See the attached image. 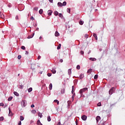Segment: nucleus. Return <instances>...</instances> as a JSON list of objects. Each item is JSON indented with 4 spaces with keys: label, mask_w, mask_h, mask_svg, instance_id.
<instances>
[{
    "label": "nucleus",
    "mask_w": 125,
    "mask_h": 125,
    "mask_svg": "<svg viewBox=\"0 0 125 125\" xmlns=\"http://www.w3.org/2000/svg\"><path fill=\"white\" fill-rule=\"evenodd\" d=\"M24 86H23L22 85H20V88H21V89H23Z\"/></svg>",
    "instance_id": "49530a36"
},
{
    "label": "nucleus",
    "mask_w": 125,
    "mask_h": 125,
    "mask_svg": "<svg viewBox=\"0 0 125 125\" xmlns=\"http://www.w3.org/2000/svg\"><path fill=\"white\" fill-rule=\"evenodd\" d=\"M92 71V69H88V71H87V73L88 74H90L91 73Z\"/></svg>",
    "instance_id": "cd10ccee"
},
{
    "label": "nucleus",
    "mask_w": 125,
    "mask_h": 125,
    "mask_svg": "<svg viewBox=\"0 0 125 125\" xmlns=\"http://www.w3.org/2000/svg\"><path fill=\"white\" fill-rule=\"evenodd\" d=\"M71 92H72V94H74V92H75V90H72Z\"/></svg>",
    "instance_id": "4d7b16f0"
},
{
    "label": "nucleus",
    "mask_w": 125,
    "mask_h": 125,
    "mask_svg": "<svg viewBox=\"0 0 125 125\" xmlns=\"http://www.w3.org/2000/svg\"><path fill=\"white\" fill-rule=\"evenodd\" d=\"M0 16L2 19H4V15H3V14H2L1 16Z\"/></svg>",
    "instance_id": "a19ab883"
},
{
    "label": "nucleus",
    "mask_w": 125,
    "mask_h": 125,
    "mask_svg": "<svg viewBox=\"0 0 125 125\" xmlns=\"http://www.w3.org/2000/svg\"><path fill=\"white\" fill-rule=\"evenodd\" d=\"M39 29V28H37V30H38Z\"/></svg>",
    "instance_id": "774afa93"
},
{
    "label": "nucleus",
    "mask_w": 125,
    "mask_h": 125,
    "mask_svg": "<svg viewBox=\"0 0 125 125\" xmlns=\"http://www.w3.org/2000/svg\"><path fill=\"white\" fill-rule=\"evenodd\" d=\"M38 7H34V10H36V11H38Z\"/></svg>",
    "instance_id": "37998d69"
},
{
    "label": "nucleus",
    "mask_w": 125,
    "mask_h": 125,
    "mask_svg": "<svg viewBox=\"0 0 125 125\" xmlns=\"http://www.w3.org/2000/svg\"><path fill=\"white\" fill-rule=\"evenodd\" d=\"M60 62H61V63H62L63 62V59H61L60 60Z\"/></svg>",
    "instance_id": "6e6d98bb"
},
{
    "label": "nucleus",
    "mask_w": 125,
    "mask_h": 125,
    "mask_svg": "<svg viewBox=\"0 0 125 125\" xmlns=\"http://www.w3.org/2000/svg\"><path fill=\"white\" fill-rule=\"evenodd\" d=\"M34 107H35V105H34V104H32V105H31V108H34Z\"/></svg>",
    "instance_id": "864d4df0"
},
{
    "label": "nucleus",
    "mask_w": 125,
    "mask_h": 125,
    "mask_svg": "<svg viewBox=\"0 0 125 125\" xmlns=\"http://www.w3.org/2000/svg\"><path fill=\"white\" fill-rule=\"evenodd\" d=\"M21 55H19V56H18V59H21Z\"/></svg>",
    "instance_id": "09e8293b"
},
{
    "label": "nucleus",
    "mask_w": 125,
    "mask_h": 125,
    "mask_svg": "<svg viewBox=\"0 0 125 125\" xmlns=\"http://www.w3.org/2000/svg\"><path fill=\"white\" fill-rule=\"evenodd\" d=\"M15 18H16V20H19V18L18 16H16Z\"/></svg>",
    "instance_id": "de8ad7c7"
},
{
    "label": "nucleus",
    "mask_w": 125,
    "mask_h": 125,
    "mask_svg": "<svg viewBox=\"0 0 125 125\" xmlns=\"http://www.w3.org/2000/svg\"><path fill=\"white\" fill-rule=\"evenodd\" d=\"M115 89V87H112L109 91V94L112 95L113 94V92H114V90Z\"/></svg>",
    "instance_id": "7ed1b4c3"
},
{
    "label": "nucleus",
    "mask_w": 125,
    "mask_h": 125,
    "mask_svg": "<svg viewBox=\"0 0 125 125\" xmlns=\"http://www.w3.org/2000/svg\"><path fill=\"white\" fill-rule=\"evenodd\" d=\"M47 121L48 122H50L51 121V118H50V116H48L47 117Z\"/></svg>",
    "instance_id": "bb28decb"
},
{
    "label": "nucleus",
    "mask_w": 125,
    "mask_h": 125,
    "mask_svg": "<svg viewBox=\"0 0 125 125\" xmlns=\"http://www.w3.org/2000/svg\"><path fill=\"white\" fill-rule=\"evenodd\" d=\"M35 67H36V64L32 63L31 64V69L32 70H35Z\"/></svg>",
    "instance_id": "0eeeda50"
},
{
    "label": "nucleus",
    "mask_w": 125,
    "mask_h": 125,
    "mask_svg": "<svg viewBox=\"0 0 125 125\" xmlns=\"http://www.w3.org/2000/svg\"><path fill=\"white\" fill-rule=\"evenodd\" d=\"M31 112L32 114H36V113H37V111L33 110L31 111Z\"/></svg>",
    "instance_id": "e433bc0d"
},
{
    "label": "nucleus",
    "mask_w": 125,
    "mask_h": 125,
    "mask_svg": "<svg viewBox=\"0 0 125 125\" xmlns=\"http://www.w3.org/2000/svg\"><path fill=\"white\" fill-rule=\"evenodd\" d=\"M86 90H87V88H83L80 90L79 93L80 94H83V93L84 92V91H86Z\"/></svg>",
    "instance_id": "f257e3e1"
},
{
    "label": "nucleus",
    "mask_w": 125,
    "mask_h": 125,
    "mask_svg": "<svg viewBox=\"0 0 125 125\" xmlns=\"http://www.w3.org/2000/svg\"><path fill=\"white\" fill-rule=\"evenodd\" d=\"M49 89L50 90H51V89H52V83H50V84H49Z\"/></svg>",
    "instance_id": "b1692460"
},
{
    "label": "nucleus",
    "mask_w": 125,
    "mask_h": 125,
    "mask_svg": "<svg viewBox=\"0 0 125 125\" xmlns=\"http://www.w3.org/2000/svg\"><path fill=\"white\" fill-rule=\"evenodd\" d=\"M40 58H41V56H39L37 58L38 60H40Z\"/></svg>",
    "instance_id": "3c124183"
},
{
    "label": "nucleus",
    "mask_w": 125,
    "mask_h": 125,
    "mask_svg": "<svg viewBox=\"0 0 125 125\" xmlns=\"http://www.w3.org/2000/svg\"><path fill=\"white\" fill-rule=\"evenodd\" d=\"M42 12H43V11L42 10V9H41L39 10V13H40V14H42Z\"/></svg>",
    "instance_id": "a878e982"
},
{
    "label": "nucleus",
    "mask_w": 125,
    "mask_h": 125,
    "mask_svg": "<svg viewBox=\"0 0 125 125\" xmlns=\"http://www.w3.org/2000/svg\"><path fill=\"white\" fill-rule=\"evenodd\" d=\"M61 92L62 94H64V93H65V88L62 89Z\"/></svg>",
    "instance_id": "9b49d317"
},
{
    "label": "nucleus",
    "mask_w": 125,
    "mask_h": 125,
    "mask_svg": "<svg viewBox=\"0 0 125 125\" xmlns=\"http://www.w3.org/2000/svg\"><path fill=\"white\" fill-rule=\"evenodd\" d=\"M0 106H3V103H0Z\"/></svg>",
    "instance_id": "052dcab7"
},
{
    "label": "nucleus",
    "mask_w": 125,
    "mask_h": 125,
    "mask_svg": "<svg viewBox=\"0 0 125 125\" xmlns=\"http://www.w3.org/2000/svg\"><path fill=\"white\" fill-rule=\"evenodd\" d=\"M55 37H59V36H60V34H59V33H58V31H56L55 33Z\"/></svg>",
    "instance_id": "9d476101"
},
{
    "label": "nucleus",
    "mask_w": 125,
    "mask_h": 125,
    "mask_svg": "<svg viewBox=\"0 0 125 125\" xmlns=\"http://www.w3.org/2000/svg\"><path fill=\"white\" fill-rule=\"evenodd\" d=\"M80 53L81 55H83L84 52H83V51H81Z\"/></svg>",
    "instance_id": "79ce46f5"
},
{
    "label": "nucleus",
    "mask_w": 125,
    "mask_h": 125,
    "mask_svg": "<svg viewBox=\"0 0 125 125\" xmlns=\"http://www.w3.org/2000/svg\"><path fill=\"white\" fill-rule=\"evenodd\" d=\"M20 121H24V117L23 116H21L20 117Z\"/></svg>",
    "instance_id": "6ab92c4d"
},
{
    "label": "nucleus",
    "mask_w": 125,
    "mask_h": 125,
    "mask_svg": "<svg viewBox=\"0 0 125 125\" xmlns=\"http://www.w3.org/2000/svg\"><path fill=\"white\" fill-rule=\"evenodd\" d=\"M97 106H98L99 107H100V106H101V103H99L97 104Z\"/></svg>",
    "instance_id": "c03bdc74"
},
{
    "label": "nucleus",
    "mask_w": 125,
    "mask_h": 125,
    "mask_svg": "<svg viewBox=\"0 0 125 125\" xmlns=\"http://www.w3.org/2000/svg\"><path fill=\"white\" fill-rule=\"evenodd\" d=\"M51 71L53 73V74L56 73V70H55V69H54V68H53L52 70H51Z\"/></svg>",
    "instance_id": "ddd939ff"
},
{
    "label": "nucleus",
    "mask_w": 125,
    "mask_h": 125,
    "mask_svg": "<svg viewBox=\"0 0 125 125\" xmlns=\"http://www.w3.org/2000/svg\"><path fill=\"white\" fill-rule=\"evenodd\" d=\"M37 125H42V124L41 123V121L40 120H38L37 121Z\"/></svg>",
    "instance_id": "5701e85b"
},
{
    "label": "nucleus",
    "mask_w": 125,
    "mask_h": 125,
    "mask_svg": "<svg viewBox=\"0 0 125 125\" xmlns=\"http://www.w3.org/2000/svg\"><path fill=\"white\" fill-rule=\"evenodd\" d=\"M68 75H71V74H72V69H68Z\"/></svg>",
    "instance_id": "2eb2a0df"
},
{
    "label": "nucleus",
    "mask_w": 125,
    "mask_h": 125,
    "mask_svg": "<svg viewBox=\"0 0 125 125\" xmlns=\"http://www.w3.org/2000/svg\"><path fill=\"white\" fill-rule=\"evenodd\" d=\"M72 90H75V87L74 86H72Z\"/></svg>",
    "instance_id": "603ef678"
},
{
    "label": "nucleus",
    "mask_w": 125,
    "mask_h": 125,
    "mask_svg": "<svg viewBox=\"0 0 125 125\" xmlns=\"http://www.w3.org/2000/svg\"><path fill=\"white\" fill-rule=\"evenodd\" d=\"M76 95V94L74 93L72 96V100H74V99L75 98V95Z\"/></svg>",
    "instance_id": "72a5a7b5"
},
{
    "label": "nucleus",
    "mask_w": 125,
    "mask_h": 125,
    "mask_svg": "<svg viewBox=\"0 0 125 125\" xmlns=\"http://www.w3.org/2000/svg\"><path fill=\"white\" fill-rule=\"evenodd\" d=\"M32 90H33V88L30 87L28 89V92H31V91H32Z\"/></svg>",
    "instance_id": "c756f323"
},
{
    "label": "nucleus",
    "mask_w": 125,
    "mask_h": 125,
    "mask_svg": "<svg viewBox=\"0 0 125 125\" xmlns=\"http://www.w3.org/2000/svg\"><path fill=\"white\" fill-rule=\"evenodd\" d=\"M13 99V97H10L8 99V101H11L12 99Z\"/></svg>",
    "instance_id": "412c9836"
},
{
    "label": "nucleus",
    "mask_w": 125,
    "mask_h": 125,
    "mask_svg": "<svg viewBox=\"0 0 125 125\" xmlns=\"http://www.w3.org/2000/svg\"><path fill=\"white\" fill-rule=\"evenodd\" d=\"M59 14V13L57 11H55L54 12V15H55V16H57V15H58Z\"/></svg>",
    "instance_id": "a211bd4d"
},
{
    "label": "nucleus",
    "mask_w": 125,
    "mask_h": 125,
    "mask_svg": "<svg viewBox=\"0 0 125 125\" xmlns=\"http://www.w3.org/2000/svg\"><path fill=\"white\" fill-rule=\"evenodd\" d=\"M98 78V75H95L94 76V79L95 80H97Z\"/></svg>",
    "instance_id": "c9c22d12"
},
{
    "label": "nucleus",
    "mask_w": 125,
    "mask_h": 125,
    "mask_svg": "<svg viewBox=\"0 0 125 125\" xmlns=\"http://www.w3.org/2000/svg\"><path fill=\"white\" fill-rule=\"evenodd\" d=\"M97 9H96V10H95V11H97Z\"/></svg>",
    "instance_id": "338daca9"
},
{
    "label": "nucleus",
    "mask_w": 125,
    "mask_h": 125,
    "mask_svg": "<svg viewBox=\"0 0 125 125\" xmlns=\"http://www.w3.org/2000/svg\"><path fill=\"white\" fill-rule=\"evenodd\" d=\"M30 19H31V20H32V21H34V17H31L30 18Z\"/></svg>",
    "instance_id": "5fc2aeb1"
},
{
    "label": "nucleus",
    "mask_w": 125,
    "mask_h": 125,
    "mask_svg": "<svg viewBox=\"0 0 125 125\" xmlns=\"http://www.w3.org/2000/svg\"><path fill=\"white\" fill-rule=\"evenodd\" d=\"M59 17H60L61 18H62V17H63V15H62V14H61V13H60V14H59Z\"/></svg>",
    "instance_id": "ea45409f"
},
{
    "label": "nucleus",
    "mask_w": 125,
    "mask_h": 125,
    "mask_svg": "<svg viewBox=\"0 0 125 125\" xmlns=\"http://www.w3.org/2000/svg\"><path fill=\"white\" fill-rule=\"evenodd\" d=\"M84 77V75L83 74H81V75L80 76V79H83V78Z\"/></svg>",
    "instance_id": "c85d7f7f"
},
{
    "label": "nucleus",
    "mask_w": 125,
    "mask_h": 125,
    "mask_svg": "<svg viewBox=\"0 0 125 125\" xmlns=\"http://www.w3.org/2000/svg\"><path fill=\"white\" fill-rule=\"evenodd\" d=\"M62 6H65V5H67V2L64 1V2L62 3Z\"/></svg>",
    "instance_id": "4be33fe9"
},
{
    "label": "nucleus",
    "mask_w": 125,
    "mask_h": 125,
    "mask_svg": "<svg viewBox=\"0 0 125 125\" xmlns=\"http://www.w3.org/2000/svg\"><path fill=\"white\" fill-rule=\"evenodd\" d=\"M27 105V102H26L25 100H22L21 101V106L22 107H26Z\"/></svg>",
    "instance_id": "f03ea898"
},
{
    "label": "nucleus",
    "mask_w": 125,
    "mask_h": 125,
    "mask_svg": "<svg viewBox=\"0 0 125 125\" xmlns=\"http://www.w3.org/2000/svg\"><path fill=\"white\" fill-rule=\"evenodd\" d=\"M76 68L78 70H80V69H81V66H80V65H78Z\"/></svg>",
    "instance_id": "58836bf2"
},
{
    "label": "nucleus",
    "mask_w": 125,
    "mask_h": 125,
    "mask_svg": "<svg viewBox=\"0 0 125 125\" xmlns=\"http://www.w3.org/2000/svg\"><path fill=\"white\" fill-rule=\"evenodd\" d=\"M61 125V123L60 122L58 123L57 125Z\"/></svg>",
    "instance_id": "e2e57ef3"
},
{
    "label": "nucleus",
    "mask_w": 125,
    "mask_h": 125,
    "mask_svg": "<svg viewBox=\"0 0 125 125\" xmlns=\"http://www.w3.org/2000/svg\"><path fill=\"white\" fill-rule=\"evenodd\" d=\"M54 102H55V103H57V105H59V101L57 100H55L54 101Z\"/></svg>",
    "instance_id": "f3484780"
},
{
    "label": "nucleus",
    "mask_w": 125,
    "mask_h": 125,
    "mask_svg": "<svg viewBox=\"0 0 125 125\" xmlns=\"http://www.w3.org/2000/svg\"><path fill=\"white\" fill-rule=\"evenodd\" d=\"M84 37L86 38V39H87V38H88V35H87V34H85L84 35Z\"/></svg>",
    "instance_id": "8fccbe9b"
},
{
    "label": "nucleus",
    "mask_w": 125,
    "mask_h": 125,
    "mask_svg": "<svg viewBox=\"0 0 125 125\" xmlns=\"http://www.w3.org/2000/svg\"><path fill=\"white\" fill-rule=\"evenodd\" d=\"M61 48V44H59L57 47V49H60Z\"/></svg>",
    "instance_id": "2f4dec72"
},
{
    "label": "nucleus",
    "mask_w": 125,
    "mask_h": 125,
    "mask_svg": "<svg viewBox=\"0 0 125 125\" xmlns=\"http://www.w3.org/2000/svg\"><path fill=\"white\" fill-rule=\"evenodd\" d=\"M67 12H68V13H70V12H71V8H67Z\"/></svg>",
    "instance_id": "f704fd0d"
},
{
    "label": "nucleus",
    "mask_w": 125,
    "mask_h": 125,
    "mask_svg": "<svg viewBox=\"0 0 125 125\" xmlns=\"http://www.w3.org/2000/svg\"><path fill=\"white\" fill-rule=\"evenodd\" d=\"M21 49H23V50H25V49H26V47H25V46H21Z\"/></svg>",
    "instance_id": "4c0bfd02"
},
{
    "label": "nucleus",
    "mask_w": 125,
    "mask_h": 125,
    "mask_svg": "<svg viewBox=\"0 0 125 125\" xmlns=\"http://www.w3.org/2000/svg\"><path fill=\"white\" fill-rule=\"evenodd\" d=\"M2 14H1V12H0V16H1Z\"/></svg>",
    "instance_id": "69168bd1"
},
{
    "label": "nucleus",
    "mask_w": 125,
    "mask_h": 125,
    "mask_svg": "<svg viewBox=\"0 0 125 125\" xmlns=\"http://www.w3.org/2000/svg\"><path fill=\"white\" fill-rule=\"evenodd\" d=\"M49 1H50V2H53V0H49Z\"/></svg>",
    "instance_id": "13d9d810"
},
{
    "label": "nucleus",
    "mask_w": 125,
    "mask_h": 125,
    "mask_svg": "<svg viewBox=\"0 0 125 125\" xmlns=\"http://www.w3.org/2000/svg\"><path fill=\"white\" fill-rule=\"evenodd\" d=\"M34 35H35V33H33V34H31V35L28 36L27 37V39H32V38H33V37H34Z\"/></svg>",
    "instance_id": "1a4fd4ad"
},
{
    "label": "nucleus",
    "mask_w": 125,
    "mask_h": 125,
    "mask_svg": "<svg viewBox=\"0 0 125 125\" xmlns=\"http://www.w3.org/2000/svg\"><path fill=\"white\" fill-rule=\"evenodd\" d=\"M48 15L49 16H51V14H52V11L49 10L47 12Z\"/></svg>",
    "instance_id": "6e6552de"
},
{
    "label": "nucleus",
    "mask_w": 125,
    "mask_h": 125,
    "mask_svg": "<svg viewBox=\"0 0 125 125\" xmlns=\"http://www.w3.org/2000/svg\"><path fill=\"white\" fill-rule=\"evenodd\" d=\"M38 116L40 117V118H42V114L40 112L38 113Z\"/></svg>",
    "instance_id": "393cba45"
},
{
    "label": "nucleus",
    "mask_w": 125,
    "mask_h": 125,
    "mask_svg": "<svg viewBox=\"0 0 125 125\" xmlns=\"http://www.w3.org/2000/svg\"><path fill=\"white\" fill-rule=\"evenodd\" d=\"M89 60L91 61H96V59L94 58H90Z\"/></svg>",
    "instance_id": "f8f14e48"
},
{
    "label": "nucleus",
    "mask_w": 125,
    "mask_h": 125,
    "mask_svg": "<svg viewBox=\"0 0 125 125\" xmlns=\"http://www.w3.org/2000/svg\"><path fill=\"white\" fill-rule=\"evenodd\" d=\"M101 119V117H100V116H98L96 117V120L97 121V123H98V122H99V121H100Z\"/></svg>",
    "instance_id": "39448f33"
},
{
    "label": "nucleus",
    "mask_w": 125,
    "mask_h": 125,
    "mask_svg": "<svg viewBox=\"0 0 125 125\" xmlns=\"http://www.w3.org/2000/svg\"><path fill=\"white\" fill-rule=\"evenodd\" d=\"M79 24H80V25H83V21H79Z\"/></svg>",
    "instance_id": "473e14b6"
},
{
    "label": "nucleus",
    "mask_w": 125,
    "mask_h": 125,
    "mask_svg": "<svg viewBox=\"0 0 125 125\" xmlns=\"http://www.w3.org/2000/svg\"><path fill=\"white\" fill-rule=\"evenodd\" d=\"M93 37L95 38V40H96V41H97V35H96V34L94 33Z\"/></svg>",
    "instance_id": "dca6fc26"
},
{
    "label": "nucleus",
    "mask_w": 125,
    "mask_h": 125,
    "mask_svg": "<svg viewBox=\"0 0 125 125\" xmlns=\"http://www.w3.org/2000/svg\"><path fill=\"white\" fill-rule=\"evenodd\" d=\"M51 73H48L47 74V75L48 76V77H51Z\"/></svg>",
    "instance_id": "a18cd8bd"
},
{
    "label": "nucleus",
    "mask_w": 125,
    "mask_h": 125,
    "mask_svg": "<svg viewBox=\"0 0 125 125\" xmlns=\"http://www.w3.org/2000/svg\"><path fill=\"white\" fill-rule=\"evenodd\" d=\"M14 94L16 95V96H19V94L17 92H14Z\"/></svg>",
    "instance_id": "aec40b11"
},
{
    "label": "nucleus",
    "mask_w": 125,
    "mask_h": 125,
    "mask_svg": "<svg viewBox=\"0 0 125 125\" xmlns=\"http://www.w3.org/2000/svg\"><path fill=\"white\" fill-rule=\"evenodd\" d=\"M25 54H29V52L27 51H25Z\"/></svg>",
    "instance_id": "bf43d9fd"
},
{
    "label": "nucleus",
    "mask_w": 125,
    "mask_h": 125,
    "mask_svg": "<svg viewBox=\"0 0 125 125\" xmlns=\"http://www.w3.org/2000/svg\"><path fill=\"white\" fill-rule=\"evenodd\" d=\"M58 6H60L61 7H62V6H63V4L60 2L58 3Z\"/></svg>",
    "instance_id": "4468645a"
},
{
    "label": "nucleus",
    "mask_w": 125,
    "mask_h": 125,
    "mask_svg": "<svg viewBox=\"0 0 125 125\" xmlns=\"http://www.w3.org/2000/svg\"><path fill=\"white\" fill-rule=\"evenodd\" d=\"M9 116H10V117H11V116H13L12 114V112L11 111V110H10V108L9 107Z\"/></svg>",
    "instance_id": "423d86ee"
},
{
    "label": "nucleus",
    "mask_w": 125,
    "mask_h": 125,
    "mask_svg": "<svg viewBox=\"0 0 125 125\" xmlns=\"http://www.w3.org/2000/svg\"><path fill=\"white\" fill-rule=\"evenodd\" d=\"M42 36H41V37L39 38V40H42Z\"/></svg>",
    "instance_id": "0e129e2a"
},
{
    "label": "nucleus",
    "mask_w": 125,
    "mask_h": 125,
    "mask_svg": "<svg viewBox=\"0 0 125 125\" xmlns=\"http://www.w3.org/2000/svg\"><path fill=\"white\" fill-rule=\"evenodd\" d=\"M22 125V123H21V121H20V123H19V125Z\"/></svg>",
    "instance_id": "680f3d73"
},
{
    "label": "nucleus",
    "mask_w": 125,
    "mask_h": 125,
    "mask_svg": "<svg viewBox=\"0 0 125 125\" xmlns=\"http://www.w3.org/2000/svg\"><path fill=\"white\" fill-rule=\"evenodd\" d=\"M87 118V117L85 115H83L82 116V119L83 121H86Z\"/></svg>",
    "instance_id": "20e7f679"
},
{
    "label": "nucleus",
    "mask_w": 125,
    "mask_h": 125,
    "mask_svg": "<svg viewBox=\"0 0 125 125\" xmlns=\"http://www.w3.org/2000/svg\"><path fill=\"white\" fill-rule=\"evenodd\" d=\"M3 120H4V118L2 116L0 117V122L3 121Z\"/></svg>",
    "instance_id": "7c9ffc66"
}]
</instances>
